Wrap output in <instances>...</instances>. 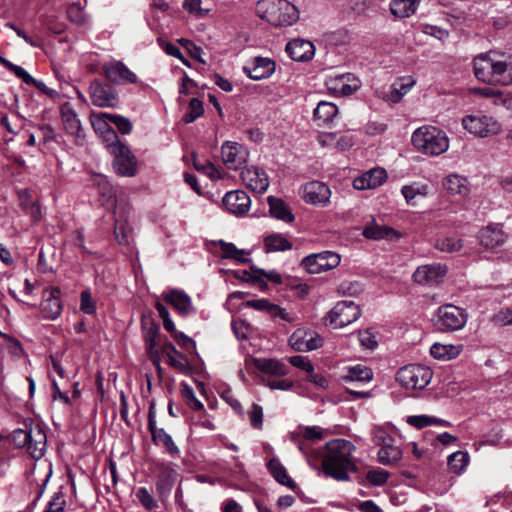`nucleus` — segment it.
<instances>
[{"label":"nucleus","mask_w":512,"mask_h":512,"mask_svg":"<svg viewBox=\"0 0 512 512\" xmlns=\"http://www.w3.org/2000/svg\"><path fill=\"white\" fill-rule=\"evenodd\" d=\"M443 187L452 195L467 196L470 192L468 180L458 174H450L443 179Z\"/></svg>","instance_id":"obj_28"},{"label":"nucleus","mask_w":512,"mask_h":512,"mask_svg":"<svg viewBox=\"0 0 512 512\" xmlns=\"http://www.w3.org/2000/svg\"><path fill=\"white\" fill-rule=\"evenodd\" d=\"M111 153L114 155L113 166L115 171L122 176H134L136 173V160L129 148L115 141L110 145Z\"/></svg>","instance_id":"obj_10"},{"label":"nucleus","mask_w":512,"mask_h":512,"mask_svg":"<svg viewBox=\"0 0 512 512\" xmlns=\"http://www.w3.org/2000/svg\"><path fill=\"white\" fill-rule=\"evenodd\" d=\"M402 458V450L393 442L384 445L378 451V460L383 465H393Z\"/></svg>","instance_id":"obj_40"},{"label":"nucleus","mask_w":512,"mask_h":512,"mask_svg":"<svg viewBox=\"0 0 512 512\" xmlns=\"http://www.w3.org/2000/svg\"><path fill=\"white\" fill-rule=\"evenodd\" d=\"M361 86L360 80L351 73L341 74L334 78H331L328 82V87L335 93H339L344 96L352 95Z\"/></svg>","instance_id":"obj_22"},{"label":"nucleus","mask_w":512,"mask_h":512,"mask_svg":"<svg viewBox=\"0 0 512 512\" xmlns=\"http://www.w3.org/2000/svg\"><path fill=\"white\" fill-rule=\"evenodd\" d=\"M255 365L258 370L266 374L268 377H283L288 374V367L274 359H256Z\"/></svg>","instance_id":"obj_29"},{"label":"nucleus","mask_w":512,"mask_h":512,"mask_svg":"<svg viewBox=\"0 0 512 512\" xmlns=\"http://www.w3.org/2000/svg\"><path fill=\"white\" fill-rule=\"evenodd\" d=\"M363 235L368 239L373 240H381V239H392L394 237L398 238L399 234L397 231L390 227L380 226L376 224L374 221L368 223L364 230Z\"/></svg>","instance_id":"obj_35"},{"label":"nucleus","mask_w":512,"mask_h":512,"mask_svg":"<svg viewBox=\"0 0 512 512\" xmlns=\"http://www.w3.org/2000/svg\"><path fill=\"white\" fill-rule=\"evenodd\" d=\"M289 344L296 351L306 352L320 347L322 339L315 332L298 329L290 336Z\"/></svg>","instance_id":"obj_18"},{"label":"nucleus","mask_w":512,"mask_h":512,"mask_svg":"<svg viewBox=\"0 0 512 512\" xmlns=\"http://www.w3.org/2000/svg\"><path fill=\"white\" fill-rule=\"evenodd\" d=\"M363 291L359 281H343L338 286V293L343 296H357Z\"/></svg>","instance_id":"obj_49"},{"label":"nucleus","mask_w":512,"mask_h":512,"mask_svg":"<svg viewBox=\"0 0 512 512\" xmlns=\"http://www.w3.org/2000/svg\"><path fill=\"white\" fill-rule=\"evenodd\" d=\"M418 3V0H392L390 11L397 18H407L416 12Z\"/></svg>","instance_id":"obj_36"},{"label":"nucleus","mask_w":512,"mask_h":512,"mask_svg":"<svg viewBox=\"0 0 512 512\" xmlns=\"http://www.w3.org/2000/svg\"><path fill=\"white\" fill-rule=\"evenodd\" d=\"M136 496L146 509L153 510L157 507V504L154 501L152 495L148 492L146 488H140L137 491Z\"/></svg>","instance_id":"obj_62"},{"label":"nucleus","mask_w":512,"mask_h":512,"mask_svg":"<svg viewBox=\"0 0 512 512\" xmlns=\"http://www.w3.org/2000/svg\"><path fill=\"white\" fill-rule=\"evenodd\" d=\"M264 247L267 253L287 251L292 249V242L281 233H271L264 238Z\"/></svg>","instance_id":"obj_33"},{"label":"nucleus","mask_w":512,"mask_h":512,"mask_svg":"<svg viewBox=\"0 0 512 512\" xmlns=\"http://www.w3.org/2000/svg\"><path fill=\"white\" fill-rule=\"evenodd\" d=\"M256 13L276 27L291 26L299 19L298 9L287 0H259Z\"/></svg>","instance_id":"obj_3"},{"label":"nucleus","mask_w":512,"mask_h":512,"mask_svg":"<svg viewBox=\"0 0 512 512\" xmlns=\"http://www.w3.org/2000/svg\"><path fill=\"white\" fill-rule=\"evenodd\" d=\"M389 478V473L382 469H372L367 472L366 479L373 485H384Z\"/></svg>","instance_id":"obj_56"},{"label":"nucleus","mask_w":512,"mask_h":512,"mask_svg":"<svg viewBox=\"0 0 512 512\" xmlns=\"http://www.w3.org/2000/svg\"><path fill=\"white\" fill-rule=\"evenodd\" d=\"M12 441L17 448H25L35 460L41 459L46 451L47 436L40 425L29 429H16L12 433Z\"/></svg>","instance_id":"obj_5"},{"label":"nucleus","mask_w":512,"mask_h":512,"mask_svg":"<svg viewBox=\"0 0 512 512\" xmlns=\"http://www.w3.org/2000/svg\"><path fill=\"white\" fill-rule=\"evenodd\" d=\"M221 156L228 169L236 170L247 161L248 151L237 142L226 141L221 147Z\"/></svg>","instance_id":"obj_15"},{"label":"nucleus","mask_w":512,"mask_h":512,"mask_svg":"<svg viewBox=\"0 0 512 512\" xmlns=\"http://www.w3.org/2000/svg\"><path fill=\"white\" fill-rule=\"evenodd\" d=\"M435 247L442 252L453 253L460 251L463 247V243L460 239L454 237H446L439 239L436 242Z\"/></svg>","instance_id":"obj_48"},{"label":"nucleus","mask_w":512,"mask_h":512,"mask_svg":"<svg viewBox=\"0 0 512 512\" xmlns=\"http://www.w3.org/2000/svg\"><path fill=\"white\" fill-rule=\"evenodd\" d=\"M475 92L479 95L486 97V98H497L501 100V103L503 105H506V103H511L510 100L507 99V97H504L502 92L500 90L491 88V87H483L475 89Z\"/></svg>","instance_id":"obj_60"},{"label":"nucleus","mask_w":512,"mask_h":512,"mask_svg":"<svg viewBox=\"0 0 512 512\" xmlns=\"http://www.w3.org/2000/svg\"><path fill=\"white\" fill-rule=\"evenodd\" d=\"M105 77L117 84H134L137 82V76L121 61H113L103 66Z\"/></svg>","instance_id":"obj_17"},{"label":"nucleus","mask_w":512,"mask_h":512,"mask_svg":"<svg viewBox=\"0 0 512 512\" xmlns=\"http://www.w3.org/2000/svg\"><path fill=\"white\" fill-rule=\"evenodd\" d=\"M433 373L427 366L410 364L399 369L397 381L406 389H423L431 381Z\"/></svg>","instance_id":"obj_6"},{"label":"nucleus","mask_w":512,"mask_h":512,"mask_svg":"<svg viewBox=\"0 0 512 512\" xmlns=\"http://www.w3.org/2000/svg\"><path fill=\"white\" fill-rule=\"evenodd\" d=\"M267 468L274 479L280 484L285 485L291 489L296 487L295 482L288 476L285 467L277 458H272L268 462Z\"/></svg>","instance_id":"obj_37"},{"label":"nucleus","mask_w":512,"mask_h":512,"mask_svg":"<svg viewBox=\"0 0 512 512\" xmlns=\"http://www.w3.org/2000/svg\"><path fill=\"white\" fill-rule=\"evenodd\" d=\"M222 201L225 208L235 215L246 214L251 206V199L249 195L242 190L227 192Z\"/></svg>","instance_id":"obj_20"},{"label":"nucleus","mask_w":512,"mask_h":512,"mask_svg":"<svg viewBox=\"0 0 512 512\" xmlns=\"http://www.w3.org/2000/svg\"><path fill=\"white\" fill-rule=\"evenodd\" d=\"M243 183L252 191L263 194L269 187V178L267 173L256 166H246L241 171Z\"/></svg>","instance_id":"obj_16"},{"label":"nucleus","mask_w":512,"mask_h":512,"mask_svg":"<svg viewBox=\"0 0 512 512\" xmlns=\"http://www.w3.org/2000/svg\"><path fill=\"white\" fill-rule=\"evenodd\" d=\"M323 432L324 430L319 426L300 425L297 430L290 434V439L304 455H307L309 452L308 445L321 440Z\"/></svg>","instance_id":"obj_13"},{"label":"nucleus","mask_w":512,"mask_h":512,"mask_svg":"<svg viewBox=\"0 0 512 512\" xmlns=\"http://www.w3.org/2000/svg\"><path fill=\"white\" fill-rule=\"evenodd\" d=\"M66 506L65 496L62 491L53 494L44 512H64Z\"/></svg>","instance_id":"obj_52"},{"label":"nucleus","mask_w":512,"mask_h":512,"mask_svg":"<svg viewBox=\"0 0 512 512\" xmlns=\"http://www.w3.org/2000/svg\"><path fill=\"white\" fill-rule=\"evenodd\" d=\"M89 96L93 105L97 107H111L118 105L117 91L108 83L94 79L89 86Z\"/></svg>","instance_id":"obj_11"},{"label":"nucleus","mask_w":512,"mask_h":512,"mask_svg":"<svg viewBox=\"0 0 512 512\" xmlns=\"http://www.w3.org/2000/svg\"><path fill=\"white\" fill-rule=\"evenodd\" d=\"M91 124L97 133L106 135L107 139H110V138L116 139L117 138L114 130L109 125L110 124L109 113H103V112L92 113L91 114Z\"/></svg>","instance_id":"obj_39"},{"label":"nucleus","mask_w":512,"mask_h":512,"mask_svg":"<svg viewBox=\"0 0 512 512\" xmlns=\"http://www.w3.org/2000/svg\"><path fill=\"white\" fill-rule=\"evenodd\" d=\"M337 114V106L327 101L319 102L313 112L314 120L318 126L329 124Z\"/></svg>","instance_id":"obj_32"},{"label":"nucleus","mask_w":512,"mask_h":512,"mask_svg":"<svg viewBox=\"0 0 512 512\" xmlns=\"http://www.w3.org/2000/svg\"><path fill=\"white\" fill-rule=\"evenodd\" d=\"M164 300L179 314L187 315L189 313L191 303L190 297L186 293L180 290H171L169 293L165 294Z\"/></svg>","instance_id":"obj_31"},{"label":"nucleus","mask_w":512,"mask_h":512,"mask_svg":"<svg viewBox=\"0 0 512 512\" xmlns=\"http://www.w3.org/2000/svg\"><path fill=\"white\" fill-rule=\"evenodd\" d=\"M67 16L71 22L77 25H82L86 22L84 7H82L80 3H72L69 5L67 8Z\"/></svg>","instance_id":"obj_51"},{"label":"nucleus","mask_w":512,"mask_h":512,"mask_svg":"<svg viewBox=\"0 0 512 512\" xmlns=\"http://www.w3.org/2000/svg\"><path fill=\"white\" fill-rule=\"evenodd\" d=\"M60 111L63 128L68 134L75 136L76 144L82 145L84 140V133L77 114L69 103L63 104Z\"/></svg>","instance_id":"obj_19"},{"label":"nucleus","mask_w":512,"mask_h":512,"mask_svg":"<svg viewBox=\"0 0 512 512\" xmlns=\"http://www.w3.org/2000/svg\"><path fill=\"white\" fill-rule=\"evenodd\" d=\"M462 351V345L434 343L430 353L435 359L450 360L456 358Z\"/></svg>","instance_id":"obj_38"},{"label":"nucleus","mask_w":512,"mask_h":512,"mask_svg":"<svg viewBox=\"0 0 512 512\" xmlns=\"http://www.w3.org/2000/svg\"><path fill=\"white\" fill-rule=\"evenodd\" d=\"M373 378V373L370 368L356 365L350 367L347 374L343 376L344 381L350 382H369Z\"/></svg>","instance_id":"obj_45"},{"label":"nucleus","mask_w":512,"mask_h":512,"mask_svg":"<svg viewBox=\"0 0 512 512\" xmlns=\"http://www.w3.org/2000/svg\"><path fill=\"white\" fill-rule=\"evenodd\" d=\"M109 121L114 124L122 134H129L132 130L131 121L121 115L109 113Z\"/></svg>","instance_id":"obj_55"},{"label":"nucleus","mask_w":512,"mask_h":512,"mask_svg":"<svg viewBox=\"0 0 512 512\" xmlns=\"http://www.w3.org/2000/svg\"><path fill=\"white\" fill-rule=\"evenodd\" d=\"M404 198L407 203H411V201L415 198L416 195L425 196L428 193L427 186L424 185H407L403 186L401 190Z\"/></svg>","instance_id":"obj_53"},{"label":"nucleus","mask_w":512,"mask_h":512,"mask_svg":"<svg viewBox=\"0 0 512 512\" xmlns=\"http://www.w3.org/2000/svg\"><path fill=\"white\" fill-rule=\"evenodd\" d=\"M80 309L86 314H93L95 312V302L92 299L91 293L85 290L81 293Z\"/></svg>","instance_id":"obj_61"},{"label":"nucleus","mask_w":512,"mask_h":512,"mask_svg":"<svg viewBox=\"0 0 512 512\" xmlns=\"http://www.w3.org/2000/svg\"><path fill=\"white\" fill-rule=\"evenodd\" d=\"M191 87H192V80L186 73H184L181 83L179 85L180 97L178 99V102H179V104L187 103V105H188L189 109L183 117V121L186 124H189L192 122V98L186 101V100H184L183 96L190 94Z\"/></svg>","instance_id":"obj_41"},{"label":"nucleus","mask_w":512,"mask_h":512,"mask_svg":"<svg viewBox=\"0 0 512 512\" xmlns=\"http://www.w3.org/2000/svg\"><path fill=\"white\" fill-rule=\"evenodd\" d=\"M264 384L269 387L270 389L275 390H282L287 391L293 388L294 383L293 381L289 379H282V378H264L263 379Z\"/></svg>","instance_id":"obj_54"},{"label":"nucleus","mask_w":512,"mask_h":512,"mask_svg":"<svg viewBox=\"0 0 512 512\" xmlns=\"http://www.w3.org/2000/svg\"><path fill=\"white\" fill-rule=\"evenodd\" d=\"M326 450L322 460L324 473L338 481L349 480L348 473L357 470L352 457L356 447L348 440L333 439L326 443Z\"/></svg>","instance_id":"obj_1"},{"label":"nucleus","mask_w":512,"mask_h":512,"mask_svg":"<svg viewBox=\"0 0 512 512\" xmlns=\"http://www.w3.org/2000/svg\"><path fill=\"white\" fill-rule=\"evenodd\" d=\"M0 64L6 67L12 73H14L25 84L34 85L38 90H40L41 92L50 97L57 94V92L54 89L49 88L43 81L34 79L25 69L13 64L12 62H10L2 56H0Z\"/></svg>","instance_id":"obj_21"},{"label":"nucleus","mask_w":512,"mask_h":512,"mask_svg":"<svg viewBox=\"0 0 512 512\" xmlns=\"http://www.w3.org/2000/svg\"><path fill=\"white\" fill-rule=\"evenodd\" d=\"M462 126L479 137L496 135L501 131V125L493 117L486 115H467L462 119Z\"/></svg>","instance_id":"obj_8"},{"label":"nucleus","mask_w":512,"mask_h":512,"mask_svg":"<svg viewBox=\"0 0 512 512\" xmlns=\"http://www.w3.org/2000/svg\"><path fill=\"white\" fill-rule=\"evenodd\" d=\"M468 315L463 308L452 304L442 305L437 310L435 326L442 332H453L461 330Z\"/></svg>","instance_id":"obj_7"},{"label":"nucleus","mask_w":512,"mask_h":512,"mask_svg":"<svg viewBox=\"0 0 512 512\" xmlns=\"http://www.w3.org/2000/svg\"><path fill=\"white\" fill-rule=\"evenodd\" d=\"M330 188L320 181H311L302 187V198L306 203L325 207L330 202Z\"/></svg>","instance_id":"obj_14"},{"label":"nucleus","mask_w":512,"mask_h":512,"mask_svg":"<svg viewBox=\"0 0 512 512\" xmlns=\"http://www.w3.org/2000/svg\"><path fill=\"white\" fill-rule=\"evenodd\" d=\"M475 76L482 82L508 86L512 84V58L495 53L481 54L474 59Z\"/></svg>","instance_id":"obj_2"},{"label":"nucleus","mask_w":512,"mask_h":512,"mask_svg":"<svg viewBox=\"0 0 512 512\" xmlns=\"http://www.w3.org/2000/svg\"><path fill=\"white\" fill-rule=\"evenodd\" d=\"M248 415L251 425L255 429H261L263 425V408L260 405L254 403L252 404Z\"/></svg>","instance_id":"obj_57"},{"label":"nucleus","mask_w":512,"mask_h":512,"mask_svg":"<svg viewBox=\"0 0 512 512\" xmlns=\"http://www.w3.org/2000/svg\"><path fill=\"white\" fill-rule=\"evenodd\" d=\"M267 201L269 204L270 213L274 218L287 223L294 221V215L291 213L290 209L282 199L269 196Z\"/></svg>","instance_id":"obj_34"},{"label":"nucleus","mask_w":512,"mask_h":512,"mask_svg":"<svg viewBox=\"0 0 512 512\" xmlns=\"http://www.w3.org/2000/svg\"><path fill=\"white\" fill-rule=\"evenodd\" d=\"M480 244L487 248H494L505 242L506 235L499 225H488L478 234Z\"/></svg>","instance_id":"obj_27"},{"label":"nucleus","mask_w":512,"mask_h":512,"mask_svg":"<svg viewBox=\"0 0 512 512\" xmlns=\"http://www.w3.org/2000/svg\"><path fill=\"white\" fill-rule=\"evenodd\" d=\"M285 49L291 59L298 62L312 59L315 53L313 43L305 39H293L287 43Z\"/></svg>","instance_id":"obj_24"},{"label":"nucleus","mask_w":512,"mask_h":512,"mask_svg":"<svg viewBox=\"0 0 512 512\" xmlns=\"http://www.w3.org/2000/svg\"><path fill=\"white\" fill-rule=\"evenodd\" d=\"M289 363L294 367H297L299 369L306 371L307 373L314 371V366L304 356H300V355L291 356V357H289Z\"/></svg>","instance_id":"obj_63"},{"label":"nucleus","mask_w":512,"mask_h":512,"mask_svg":"<svg viewBox=\"0 0 512 512\" xmlns=\"http://www.w3.org/2000/svg\"><path fill=\"white\" fill-rule=\"evenodd\" d=\"M447 273V268L441 264H427L419 266L412 275L414 282L434 286L441 283Z\"/></svg>","instance_id":"obj_12"},{"label":"nucleus","mask_w":512,"mask_h":512,"mask_svg":"<svg viewBox=\"0 0 512 512\" xmlns=\"http://www.w3.org/2000/svg\"><path fill=\"white\" fill-rule=\"evenodd\" d=\"M133 229L126 218H116L114 235L121 245H128L132 238Z\"/></svg>","instance_id":"obj_42"},{"label":"nucleus","mask_w":512,"mask_h":512,"mask_svg":"<svg viewBox=\"0 0 512 512\" xmlns=\"http://www.w3.org/2000/svg\"><path fill=\"white\" fill-rule=\"evenodd\" d=\"M45 299L41 303V311L43 316L48 319H56L62 310L60 303V290L52 287L45 291Z\"/></svg>","instance_id":"obj_26"},{"label":"nucleus","mask_w":512,"mask_h":512,"mask_svg":"<svg viewBox=\"0 0 512 512\" xmlns=\"http://www.w3.org/2000/svg\"><path fill=\"white\" fill-rule=\"evenodd\" d=\"M152 439L156 443L163 444L171 452H176L177 447L174 445L171 436L162 428H157L151 432Z\"/></svg>","instance_id":"obj_50"},{"label":"nucleus","mask_w":512,"mask_h":512,"mask_svg":"<svg viewBox=\"0 0 512 512\" xmlns=\"http://www.w3.org/2000/svg\"><path fill=\"white\" fill-rule=\"evenodd\" d=\"M219 246L222 258L233 259L240 263H247L250 261V259L244 257L247 252L243 249H238L233 243L220 240Z\"/></svg>","instance_id":"obj_43"},{"label":"nucleus","mask_w":512,"mask_h":512,"mask_svg":"<svg viewBox=\"0 0 512 512\" xmlns=\"http://www.w3.org/2000/svg\"><path fill=\"white\" fill-rule=\"evenodd\" d=\"M155 308L158 311L159 316L163 320L164 328L173 334V337L181 347H187L191 342V339L185 336L183 333H178L175 330V325L169 317V312L167 308L160 302H156Z\"/></svg>","instance_id":"obj_30"},{"label":"nucleus","mask_w":512,"mask_h":512,"mask_svg":"<svg viewBox=\"0 0 512 512\" xmlns=\"http://www.w3.org/2000/svg\"><path fill=\"white\" fill-rule=\"evenodd\" d=\"M159 334V327L152 324L145 333V342L147 345V350L152 353V350L157 345V337Z\"/></svg>","instance_id":"obj_64"},{"label":"nucleus","mask_w":512,"mask_h":512,"mask_svg":"<svg viewBox=\"0 0 512 512\" xmlns=\"http://www.w3.org/2000/svg\"><path fill=\"white\" fill-rule=\"evenodd\" d=\"M251 270L257 274V280H258V283H262V278L265 277L267 278L268 280H270L271 282L273 283H281L282 282V277L281 275L276 272V271H269V272H266L264 271L263 269H260V268H257L255 266H251Z\"/></svg>","instance_id":"obj_59"},{"label":"nucleus","mask_w":512,"mask_h":512,"mask_svg":"<svg viewBox=\"0 0 512 512\" xmlns=\"http://www.w3.org/2000/svg\"><path fill=\"white\" fill-rule=\"evenodd\" d=\"M469 463L468 453L457 451L448 457L447 464L455 473H461Z\"/></svg>","instance_id":"obj_46"},{"label":"nucleus","mask_w":512,"mask_h":512,"mask_svg":"<svg viewBox=\"0 0 512 512\" xmlns=\"http://www.w3.org/2000/svg\"><path fill=\"white\" fill-rule=\"evenodd\" d=\"M319 263L320 262L317 259L316 255L312 254V255L306 256L302 260L301 266L303 267V269H305L310 274H319V273L323 272L322 269L320 268Z\"/></svg>","instance_id":"obj_58"},{"label":"nucleus","mask_w":512,"mask_h":512,"mask_svg":"<svg viewBox=\"0 0 512 512\" xmlns=\"http://www.w3.org/2000/svg\"><path fill=\"white\" fill-rule=\"evenodd\" d=\"M411 141L418 151L432 156L444 153L449 147L446 134L433 126H423L415 130Z\"/></svg>","instance_id":"obj_4"},{"label":"nucleus","mask_w":512,"mask_h":512,"mask_svg":"<svg viewBox=\"0 0 512 512\" xmlns=\"http://www.w3.org/2000/svg\"><path fill=\"white\" fill-rule=\"evenodd\" d=\"M361 315L358 305L353 301H339L328 314L329 324L334 328L345 327L356 321Z\"/></svg>","instance_id":"obj_9"},{"label":"nucleus","mask_w":512,"mask_h":512,"mask_svg":"<svg viewBox=\"0 0 512 512\" xmlns=\"http://www.w3.org/2000/svg\"><path fill=\"white\" fill-rule=\"evenodd\" d=\"M315 255L323 272L334 269L340 264V256L334 252L324 251Z\"/></svg>","instance_id":"obj_47"},{"label":"nucleus","mask_w":512,"mask_h":512,"mask_svg":"<svg viewBox=\"0 0 512 512\" xmlns=\"http://www.w3.org/2000/svg\"><path fill=\"white\" fill-rule=\"evenodd\" d=\"M386 171L382 168H374L353 180V187L357 190L374 189L384 183Z\"/></svg>","instance_id":"obj_25"},{"label":"nucleus","mask_w":512,"mask_h":512,"mask_svg":"<svg viewBox=\"0 0 512 512\" xmlns=\"http://www.w3.org/2000/svg\"><path fill=\"white\" fill-rule=\"evenodd\" d=\"M168 357L171 366L178 369L183 374H192V364L187 355H184L181 352H178L175 348H172V353L169 354Z\"/></svg>","instance_id":"obj_44"},{"label":"nucleus","mask_w":512,"mask_h":512,"mask_svg":"<svg viewBox=\"0 0 512 512\" xmlns=\"http://www.w3.org/2000/svg\"><path fill=\"white\" fill-rule=\"evenodd\" d=\"M275 62L265 57H255L251 63L244 67V71L253 80H262L275 72Z\"/></svg>","instance_id":"obj_23"}]
</instances>
